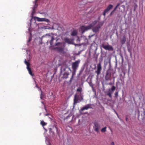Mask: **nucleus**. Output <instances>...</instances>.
I'll use <instances>...</instances> for the list:
<instances>
[{
	"label": "nucleus",
	"instance_id": "nucleus-3",
	"mask_svg": "<svg viewBox=\"0 0 145 145\" xmlns=\"http://www.w3.org/2000/svg\"><path fill=\"white\" fill-rule=\"evenodd\" d=\"M111 70L109 69H108L106 72V74L105 76V80L106 81L111 80Z\"/></svg>",
	"mask_w": 145,
	"mask_h": 145
},
{
	"label": "nucleus",
	"instance_id": "nucleus-11",
	"mask_svg": "<svg viewBox=\"0 0 145 145\" xmlns=\"http://www.w3.org/2000/svg\"><path fill=\"white\" fill-rule=\"evenodd\" d=\"M102 69V67L101 64L99 63L97 65V70L95 72L98 75H99L101 74Z\"/></svg>",
	"mask_w": 145,
	"mask_h": 145
},
{
	"label": "nucleus",
	"instance_id": "nucleus-17",
	"mask_svg": "<svg viewBox=\"0 0 145 145\" xmlns=\"http://www.w3.org/2000/svg\"><path fill=\"white\" fill-rule=\"evenodd\" d=\"M126 41V39L125 36L124 35L123 36L122 38L121 39L120 42L122 44H124Z\"/></svg>",
	"mask_w": 145,
	"mask_h": 145
},
{
	"label": "nucleus",
	"instance_id": "nucleus-44",
	"mask_svg": "<svg viewBox=\"0 0 145 145\" xmlns=\"http://www.w3.org/2000/svg\"><path fill=\"white\" fill-rule=\"evenodd\" d=\"M31 40V39H29V40H28L29 42H30Z\"/></svg>",
	"mask_w": 145,
	"mask_h": 145
},
{
	"label": "nucleus",
	"instance_id": "nucleus-35",
	"mask_svg": "<svg viewBox=\"0 0 145 145\" xmlns=\"http://www.w3.org/2000/svg\"><path fill=\"white\" fill-rule=\"evenodd\" d=\"M120 5V3H118V4H117V5H116V7H118V6H119V5Z\"/></svg>",
	"mask_w": 145,
	"mask_h": 145
},
{
	"label": "nucleus",
	"instance_id": "nucleus-43",
	"mask_svg": "<svg viewBox=\"0 0 145 145\" xmlns=\"http://www.w3.org/2000/svg\"><path fill=\"white\" fill-rule=\"evenodd\" d=\"M97 57H98V56H96V60H97Z\"/></svg>",
	"mask_w": 145,
	"mask_h": 145
},
{
	"label": "nucleus",
	"instance_id": "nucleus-8",
	"mask_svg": "<svg viewBox=\"0 0 145 145\" xmlns=\"http://www.w3.org/2000/svg\"><path fill=\"white\" fill-rule=\"evenodd\" d=\"M93 128L95 131L98 133L99 131V129L100 128V126L97 122H95L94 123Z\"/></svg>",
	"mask_w": 145,
	"mask_h": 145
},
{
	"label": "nucleus",
	"instance_id": "nucleus-47",
	"mask_svg": "<svg viewBox=\"0 0 145 145\" xmlns=\"http://www.w3.org/2000/svg\"><path fill=\"white\" fill-rule=\"evenodd\" d=\"M44 128L46 130V129H45L44 127Z\"/></svg>",
	"mask_w": 145,
	"mask_h": 145
},
{
	"label": "nucleus",
	"instance_id": "nucleus-24",
	"mask_svg": "<svg viewBox=\"0 0 145 145\" xmlns=\"http://www.w3.org/2000/svg\"><path fill=\"white\" fill-rule=\"evenodd\" d=\"M118 96V91H116L115 93V97L117 98Z\"/></svg>",
	"mask_w": 145,
	"mask_h": 145
},
{
	"label": "nucleus",
	"instance_id": "nucleus-25",
	"mask_svg": "<svg viewBox=\"0 0 145 145\" xmlns=\"http://www.w3.org/2000/svg\"><path fill=\"white\" fill-rule=\"evenodd\" d=\"M62 43L59 42L56 43V46H61Z\"/></svg>",
	"mask_w": 145,
	"mask_h": 145
},
{
	"label": "nucleus",
	"instance_id": "nucleus-41",
	"mask_svg": "<svg viewBox=\"0 0 145 145\" xmlns=\"http://www.w3.org/2000/svg\"><path fill=\"white\" fill-rule=\"evenodd\" d=\"M44 109H45V110H46V111H47V110H46V107H44Z\"/></svg>",
	"mask_w": 145,
	"mask_h": 145
},
{
	"label": "nucleus",
	"instance_id": "nucleus-48",
	"mask_svg": "<svg viewBox=\"0 0 145 145\" xmlns=\"http://www.w3.org/2000/svg\"><path fill=\"white\" fill-rule=\"evenodd\" d=\"M51 34L52 35H53V34H52V33H51Z\"/></svg>",
	"mask_w": 145,
	"mask_h": 145
},
{
	"label": "nucleus",
	"instance_id": "nucleus-19",
	"mask_svg": "<svg viewBox=\"0 0 145 145\" xmlns=\"http://www.w3.org/2000/svg\"><path fill=\"white\" fill-rule=\"evenodd\" d=\"M82 88L81 87H79L77 89V91L80 92V95H81L82 94Z\"/></svg>",
	"mask_w": 145,
	"mask_h": 145
},
{
	"label": "nucleus",
	"instance_id": "nucleus-46",
	"mask_svg": "<svg viewBox=\"0 0 145 145\" xmlns=\"http://www.w3.org/2000/svg\"><path fill=\"white\" fill-rule=\"evenodd\" d=\"M134 10H135V8H134Z\"/></svg>",
	"mask_w": 145,
	"mask_h": 145
},
{
	"label": "nucleus",
	"instance_id": "nucleus-2",
	"mask_svg": "<svg viewBox=\"0 0 145 145\" xmlns=\"http://www.w3.org/2000/svg\"><path fill=\"white\" fill-rule=\"evenodd\" d=\"M94 25L93 24H90L89 25L86 26H82L81 27V29L82 33H83L85 31L90 29Z\"/></svg>",
	"mask_w": 145,
	"mask_h": 145
},
{
	"label": "nucleus",
	"instance_id": "nucleus-26",
	"mask_svg": "<svg viewBox=\"0 0 145 145\" xmlns=\"http://www.w3.org/2000/svg\"><path fill=\"white\" fill-rule=\"evenodd\" d=\"M115 86H113L111 89V90L112 91H113L114 90H115Z\"/></svg>",
	"mask_w": 145,
	"mask_h": 145
},
{
	"label": "nucleus",
	"instance_id": "nucleus-21",
	"mask_svg": "<svg viewBox=\"0 0 145 145\" xmlns=\"http://www.w3.org/2000/svg\"><path fill=\"white\" fill-rule=\"evenodd\" d=\"M40 124L43 127L46 125V123H45L43 121H41Z\"/></svg>",
	"mask_w": 145,
	"mask_h": 145
},
{
	"label": "nucleus",
	"instance_id": "nucleus-18",
	"mask_svg": "<svg viewBox=\"0 0 145 145\" xmlns=\"http://www.w3.org/2000/svg\"><path fill=\"white\" fill-rule=\"evenodd\" d=\"M77 31L76 30H74L72 32L71 35L73 36H75L77 35Z\"/></svg>",
	"mask_w": 145,
	"mask_h": 145
},
{
	"label": "nucleus",
	"instance_id": "nucleus-34",
	"mask_svg": "<svg viewBox=\"0 0 145 145\" xmlns=\"http://www.w3.org/2000/svg\"><path fill=\"white\" fill-rule=\"evenodd\" d=\"M128 119V118H127V116H126V117L125 120H126V121H127Z\"/></svg>",
	"mask_w": 145,
	"mask_h": 145
},
{
	"label": "nucleus",
	"instance_id": "nucleus-39",
	"mask_svg": "<svg viewBox=\"0 0 145 145\" xmlns=\"http://www.w3.org/2000/svg\"><path fill=\"white\" fill-rule=\"evenodd\" d=\"M96 23H97V21H94V24H95Z\"/></svg>",
	"mask_w": 145,
	"mask_h": 145
},
{
	"label": "nucleus",
	"instance_id": "nucleus-28",
	"mask_svg": "<svg viewBox=\"0 0 145 145\" xmlns=\"http://www.w3.org/2000/svg\"><path fill=\"white\" fill-rule=\"evenodd\" d=\"M29 72L30 75H31L32 76H33V74H32V72L31 71V70L30 71H29Z\"/></svg>",
	"mask_w": 145,
	"mask_h": 145
},
{
	"label": "nucleus",
	"instance_id": "nucleus-4",
	"mask_svg": "<svg viewBox=\"0 0 145 145\" xmlns=\"http://www.w3.org/2000/svg\"><path fill=\"white\" fill-rule=\"evenodd\" d=\"M103 23L102 22H99L96 26L92 28L93 31L95 33L99 32V29L103 25Z\"/></svg>",
	"mask_w": 145,
	"mask_h": 145
},
{
	"label": "nucleus",
	"instance_id": "nucleus-36",
	"mask_svg": "<svg viewBox=\"0 0 145 145\" xmlns=\"http://www.w3.org/2000/svg\"><path fill=\"white\" fill-rule=\"evenodd\" d=\"M44 28L45 29H49V28H47V26H44Z\"/></svg>",
	"mask_w": 145,
	"mask_h": 145
},
{
	"label": "nucleus",
	"instance_id": "nucleus-32",
	"mask_svg": "<svg viewBox=\"0 0 145 145\" xmlns=\"http://www.w3.org/2000/svg\"><path fill=\"white\" fill-rule=\"evenodd\" d=\"M118 7H116L114 9V10H113V11H114L116 10V9H117V8Z\"/></svg>",
	"mask_w": 145,
	"mask_h": 145
},
{
	"label": "nucleus",
	"instance_id": "nucleus-12",
	"mask_svg": "<svg viewBox=\"0 0 145 145\" xmlns=\"http://www.w3.org/2000/svg\"><path fill=\"white\" fill-rule=\"evenodd\" d=\"M113 7V6L112 5L110 4L109 5L106 9L104 11L103 14V15L104 16H105L106 14V13L108 12L110 9H112Z\"/></svg>",
	"mask_w": 145,
	"mask_h": 145
},
{
	"label": "nucleus",
	"instance_id": "nucleus-22",
	"mask_svg": "<svg viewBox=\"0 0 145 145\" xmlns=\"http://www.w3.org/2000/svg\"><path fill=\"white\" fill-rule=\"evenodd\" d=\"M80 95V99H79V101L80 102L83 100V96L82 95V94L81 95Z\"/></svg>",
	"mask_w": 145,
	"mask_h": 145
},
{
	"label": "nucleus",
	"instance_id": "nucleus-45",
	"mask_svg": "<svg viewBox=\"0 0 145 145\" xmlns=\"http://www.w3.org/2000/svg\"><path fill=\"white\" fill-rule=\"evenodd\" d=\"M47 44L48 43V41H47Z\"/></svg>",
	"mask_w": 145,
	"mask_h": 145
},
{
	"label": "nucleus",
	"instance_id": "nucleus-38",
	"mask_svg": "<svg viewBox=\"0 0 145 145\" xmlns=\"http://www.w3.org/2000/svg\"><path fill=\"white\" fill-rule=\"evenodd\" d=\"M49 130L51 132L52 131V128H50L49 129Z\"/></svg>",
	"mask_w": 145,
	"mask_h": 145
},
{
	"label": "nucleus",
	"instance_id": "nucleus-10",
	"mask_svg": "<svg viewBox=\"0 0 145 145\" xmlns=\"http://www.w3.org/2000/svg\"><path fill=\"white\" fill-rule=\"evenodd\" d=\"M35 19L38 22H50L49 20L46 18H40L38 17H35Z\"/></svg>",
	"mask_w": 145,
	"mask_h": 145
},
{
	"label": "nucleus",
	"instance_id": "nucleus-40",
	"mask_svg": "<svg viewBox=\"0 0 145 145\" xmlns=\"http://www.w3.org/2000/svg\"><path fill=\"white\" fill-rule=\"evenodd\" d=\"M80 41V40H79V38L78 37V39L77 40V41Z\"/></svg>",
	"mask_w": 145,
	"mask_h": 145
},
{
	"label": "nucleus",
	"instance_id": "nucleus-13",
	"mask_svg": "<svg viewBox=\"0 0 145 145\" xmlns=\"http://www.w3.org/2000/svg\"><path fill=\"white\" fill-rule=\"evenodd\" d=\"M79 95H77L76 94L74 95V105L76 104L77 103L79 102L78 101H79Z\"/></svg>",
	"mask_w": 145,
	"mask_h": 145
},
{
	"label": "nucleus",
	"instance_id": "nucleus-37",
	"mask_svg": "<svg viewBox=\"0 0 145 145\" xmlns=\"http://www.w3.org/2000/svg\"><path fill=\"white\" fill-rule=\"evenodd\" d=\"M50 114H45V116H48V115H49Z\"/></svg>",
	"mask_w": 145,
	"mask_h": 145
},
{
	"label": "nucleus",
	"instance_id": "nucleus-9",
	"mask_svg": "<svg viewBox=\"0 0 145 145\" xmlns=\"http://www.w3.org/2000/svg\"><path fill=\"white\" fill-rule=\"evenodd\" d=\"M54 49L59 52L62 54H64L65 53L64 51V48L62 46L57 47L55 48Z\"/></svg>",
	"mask_w": 145,
	"mask_h": 145
},
{
	"label": "nucleus",
	"instance_id": "nucleus-1",
	"mask_svg": "<svg viewBox=\"0 0 145 145\" xmlns=\"http://www.w3.org/2000/svg\"><path fill=\"white\" fill-rule=\"evenodd\" d=\"M63 70L65 71V73L63 74V77L65 78H68V76L69 74V73L68 72L69 71H71V69L67 66H66L65 67H63Z\"/></svg>",
	"mask_w": 145,
	"mask_h": 145
},
{
	"label": "nucleus",
	"instance_id": "nucleus-7",
	"mask_svg": "<svg viewBox=\"0 0 145 145\" xmlns=\"http://www.w3.org/2000/svg\"><path fill=\"white\" fill-rule=\"evenodd\" d=\"M102 46L103 48L106 50H108L109 51H113V48L112 46L109 45H106L104 44H102Z\"/></svg>",
	"mask_w": 145,
	"mask_h": 145
},
{
	"label": "nucleus",
	"instance_id": "nucleus-15",
	"mask_svg": "<svg viewBox=\"0 0 145 145\" xmlns=\"http://www.w3.org/2000/svg\"><path fill=\"white\" fill-rule=\"evenodd\" d=\"M26 65H27V68L29 72V71H31V68L29 67L30 64L26 60V59H25V61H24Z\"/></svg>",
	"mask_w": 145,
	"mask_h": 145
},
{
	"label": "nucleus",
	"instance_id": "nucleus-23",
	"mask_svg": "<svg viewBox=\"0 0 145 145\" xmlns=\"http://www.w3.org/2000/svg\"><path fill=\"white\" fill-rule=\"evenodd\" d=\"M107 95H108L110 98H112L111 93L110 92L108 93Z\"/></svg>",
	"mask_w": 145,
	"mask_h": 145
},
{
	"label": "nucleus",
	"instance_id": "nucleus-5",
	"mask_svg": "<svg viewBox=\"0 0 145 145\" xmlns=\"http://www.w3.org/2000/svg\"><path fill=\"white\" fill-rule=\"evenodd\" d=\"M80 62V60H78L72 63V69L74 71H76V69L78 67Z\"/></svg>",
	"mask_w": 145,
	"mask_h": 145
},
{
	"label": "nucleus",
	"instance_id": "nucleus-16",
	"mask_svg": "<svg viewBox=\"0 0 145 145\" xmlns=\"http://www.w3.org/2000/svg\"><path fill=\"white\" fill-rule=\"evenodd\" d=\"M64 41L65 42L68 43L69 44H72V41L70 39L67 38H65L64 39Z\"/></svg>",
	"mask_w": 145,
	"mask_h": 145
},
{
	"label": "nucleus",
	"instance_id": "nucleus-42",
	"mask_svg": "<svg viewBox=\"0 0 145 145\" xmlns=\"http://www.w3.org/2000/svg\"><path fill=\"white\" fill-rule=\"evenodd\" d=\"M93 36V35H92L91 36H89V38H90V37H92Z\"/></svg>",
	"mask_w": 145,
	"mask_h": 145
},
{
	"label": "nucleus",
	"instance_id": "nucleus-29",
	"mask_svg": "<svg viewBox=\"0 0 145 145\" xmlns=\"http://www.w3.org/2000/svg\"><path fill=\"white\" fill-rule=\"evenodd\" d=\"M120 56L121 58V59H122V62H123V56H122L121 55V54H120Z\"/></svg>",
	"mask_w": 145,
	"mask_h": 145
},
{
	"label": "nucleus",
	"instance_id": "nucleus-33",
	"mask_svg": "<svg viewBox=\"0 0 145 145\" xmlns=\"http://www.w3.org/2000/svg\"><path fill=\"white\" fill-rule=\"evenodd\" d=\"M111 145H114V142H112L111 143Z\"/></svg>",
	"mask_w": 145,
	"mask_h": 145
},
{
	"label": "nucleus",
	"instance_id": "nucleus-20",
	"mask_svg": "<svg viewBox=\"0 0 145 145\" xmlns=\"http://www.w3.org/2000/svg\"><path fill=\"white\" fill-rule=\"evenodd\" d=\"M106 127H105L104 128H102L101 130V132H105L106 131Z\"/></svg>",
	"mask_w": 145,
	"mask_h": 145
},
{
	"label": "nucleus",
	"instance_id": "nucleus-6",
	"mask_svg": "<svg viewBox=\"0 0 145 145\" xmlns=\"http://www.w3.org/2000/svg\"><path fill=\"white\" fill-rule=\"evenodd\" d=\"M50 34H51L50 33L47 34L45 35L42 36V37L43 38V37H45L46 38L50 37H51V39L49 43H50V45L52 46L53 44V41L54 40V38L53 35L51 36L50 35Z\"/></svg>",
	"mask_w": 145,
	"mask_h": 145
},
{
	"label": "nucleus",
	"instance_id": "nucleus-31",
	"mask_svg": "<svg viewBox=\"0 0 145 145\" xmlns=\"http://www.w3.org/2000/svg\"><path fill=\"white\" fill-rule=\"evenodd\" d=\"M114 12V11H113V10L111 12L110 14V15L111 16L112 14Z\"/></svg>",
	"mask_w": 145,
	"mask_h": 145
},
{
	"label": "nucleus",
	"instance_id": "nucleus-30",
	"mask_svg": "<svg viewBox=\"0 0 145 145\" xmlns=\"http://www.w3.org/2000/svg\"><path fill=\"white\" fill-rule=\"evenodd\" d=\"M73 77L72 76L71 77V78L70 80V82H71L73 79Z\"/></svg>",
	"mask_w": 145,
	"mask_h": 145
},
{
	"label": "nucleus",
	"instance_id": "nucleus-27",
	"mask_svg": "<svg viewBox=\"0 0 145 145\" xmlns=\"http://www.w3.org/2000/svg\"><path fill=\"white\" fill-rule=\"evenodd\" d=\"M76 71H73L72 72V76L73 77V76L75 75Z\"/></svg>",
	"mask_w": 145,
	"mask_h": 145
},
{
	"label": "nucleus",
	"instance_id": "nucleus-14",
	"mask_svg": "<svg viewBox=\"0 0 145 145\" xmlns=\"http://www.w3.org/2000/svg\"><path fill=\"white\" fill-rule=\"evenodd\" d=\"M91 104H88L81 108V110L83 111L85 110H88L89 108H91Z\"/></svg>",
	"mask_w": 145,
	"mask_h": 145
}]
</instances>
